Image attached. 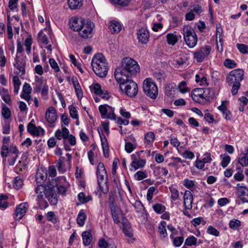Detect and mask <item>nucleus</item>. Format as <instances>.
Returning <instances> with one entry per match:
<instances>
[{
  "label": "nucleus",
  "mask_w": 248,
  "mask_h": 248,
  "mask_svg": "<svg viewBox=\"0 0 248 248\" xmlns=\"http://www.w3.org/2000/svg\"><path fill=\"white\" fill-rule=\"evenodd\" d=\"M140 72V67L137 61L130 57H125L122 60L121 67L115 70L114 77L116 80L123 81Z\"/></svg>",
  "instance_id": "1"
},
{
  "label": "nucleus",
  "mask_w": 248,
  "mask_h": 248,
  "mask_svg": "<svg viewBox=\"0 0 248 248\" xmlns=\"http://www.w3.org/2000/svg\"><path fill=\"white\" fill-rule=\"evenodd\" d=\"M36 201L39 208L44 210L48 204L45 199H46L52 205H56L58 202L57 194L53 187L50 186L39 184L35 189Z\"/></svg>",
  "instance_id": "2"
},
{
  "label": "nucleus",
  "mask_w": 248,
  "mask_h": 248,
  "mask_svg": "<svg viewBox=\"0 0 248 248\" xmlns=\"http://www.w3.org/2000/svg\"><path fill=\"white\" fill-rule=\"evenodd\" d=\"M93 70L101 78L105 77L108 73V66L105 57L101 53L95 54L92 60Z\"/></svg>",
  "instance_id": "3"
},
{
  "label": "nucleus",
  "mask_w": 248,
  "mask_h": 248,
  "mask_svg": "<svg viewBox=\"0 0 248 248\" xmlns=\"http://www.w3.org/2000/svg\"><path fill=\"white\" fill-rule=\"evenodd\" d=\"M244 71L238 68L231 71L226 77V82L229 85H232L231 93L232 95L237 94L241 84L240 81L244 79Z\"/></svg>",
  "instance_id": "4"
},
{
  "label": "nucleus",
  "mask_w": 248,
  "mask_h": 248,
  "mask_svg": "<svg viewBox=\"0 0 248 248\" xmlns=\"http://www.w3.org/2000/svg\"><path fill=\"white\" fill-rule=\"evenodd\" d=\"M97 182L101 191L103 193H107L109 190L108 175L104 165L103 163H98L96 169Z\"/></svg>",
  "instance_id": "5"
},
{
  "label": "nucleus",
  "mask_w": 248,
  "mask_h": 248,
  "mask_svg": "<svg viewBox=\"0 0 248 248\" xmlns=\"http://www.w3.org/2000/svg\"><path fill=\"white\" fill-rule=\"evenodd\" d=\"M18 151L16 146L11 145L10 147L2 145L0 155L3 160L7 158L9 165L13 166L18 157Z\"/></svg>",
  "instance_id": "6"
},
{
  "label": "nucleus",
  "mask_w": 248,
  "mask_h": 248,
  "mask_svg": "<svg viewBox=\"0 0 248 248\" xmlns=\"http://www.w3.org/2000/svg\"><path fill=\"white\" fill-rule=\"evenodd\" d=\"M120 84V86L122 90H124L125 93L129 97H132L135 96L138 92V87L137 84L130 78H127L126 80L124 81L116 80Z\"/></svg>",
  "instance_id": "7"
},
{
  "label": "nucleus",
  "mask_w": 248,
  "mask_h": 248,
  "mask_svg": "<svg viewBox=\"0 0 248 248\" xmlns=\"http://www.w3.org/2000/svg\"><path fill=\"white\" fill-rule=\"evenodd\" d=\"M183 34L185 42L189 48H193L197 45L198 36L191 26H185L183 29Z\"/></svg>",
  "instance_id": "8"
},
{
  "label": "nucleus",
  "mask_w": 248,
  "mask_h": 248,
  "mask_svg": "<svg viewBox=\"0 0 248 248\" xmlns=\"http://www.w3.org/2000/svg\"><path fill=\"white\" fill-rule=\"evenodd\" d=\"M144 93L152 99H155L158 95V88L151 78L145 79L143 82Z\"/></svg>",
  "instance_id": "9"
},
{
  "label": "nucleus",
  "mask_w": 248,
  "mask_h": 248,
  "mask_svg": "<svg viewBox=\"0 0 248 248\" xmlns=\"http://www.w3.org/2000/svg\"><path fill=\"white\" fill-rule=\"evenodd\" d=\"M95 25L91 21H85L81 29L78 31L80 37L83 39H88L93 37L94 34Z\"/></svg>",
  "instance_id": "10"
},
{
  "label": "nucleus",
  "mask_w": 248,
  "mask_h": 248,
  "mask_svg": "<svg viewBox=\"0 0 248 248\" xmlns=\"http://www.w3.org/2000/svg\"><path fill=\"white\" fill-rule=\"evenodd\" d=\"M211 51V46L209 45L201 47L193 52L194 59L197 62H202L210 54Z\"/></svg>",
  "instance_id": "11"
},
{
  "label": "nucleus",
  "mask_w": 248,
  "mask_h": 248,
  "mask_svg": "<svg viewBox=\"0 0 248 248\" xmlns=\"http://www.w3.org/2000/svg\"><path fill=\"white\" fill-rule=\"evenodd\" d=\"M99 111L103 119H116V115L114 113V108L105 104L100 105L98 108Z\"/></svg>",
  "instance_id": "12"
},
{
  "label": "nucleus",
  "mask_w": 248,
  "mask_h": 248,
  "mask_svg": "<svg viewBox=\"0 0 248 248\" xmlns=\"http://www.w3.org/2000/svg\"><path fill=\"white\" fill-rule=\"evenodd\" d=\"M142 152V151L137 152L131 155L132 161L130 164V167L133 168L134 170L143 168L146 164V160L140 157V154Z\"/></svg>",
  "instance_id": "13"
},
{
  "label": "nucleus",
  "mask_w": 248,
  "mask_h": 248,
  "mask_svg": "<svg viewBox=\"0 0 248 248\" xmlns=\"http://www.w3.org/2000/svg\"><path fill=\"white\" fill-rule=\"evenodd\" d=\"M109 200L110 201V209L113 221L115 223L118 224L120 222L121 217L123 218L124 215L121 209L117 207L114 202L111 200V196L109 197Z\"/></svg>",
  "instance_id": "14"
},
{
  "label": "nucleus",
  "mask_w": 248,
  "mask_h": 248,
  "mask_svg": "<svg viewBox=\"0 0 248 248\" xmlns=\"http://www.w3.org/2000/svg\"><path fill=\"white\" fill-rule=\"evenodd\" d=\"M137 36L139 42L142 44H146L149 41V32L146 28H141L137 29Z\"/></svg>",
  "instance_id": "15"
},
{
  "label": "nucleus",
  "mask_w": 248,
  "mask_h": 248,
  "mask_svg": "<svg viewBox=\"0 0 248 248\" xmlns=\"http://www.w3.org/2000/svg\"><path fill=\"white\" fill-rule=\"evenodd\" d=\"M85 21L81 17H72L69 21L70 27L72 30L78 32Z\"/></svg>",
  "instance_id": "16"
},
{
  "label": "nucleus",
  "mask_w": 248,
  "mask_h": 248,
  "mask_svg": "<svg viewBox=\"0 0 248 248\" xmlns=\"http://www.w3.org/2000/svg\"><path fill=\"white\" fill-rule=\"evenodd\" d=\"M28 204L27 202L20 203L17 207L14 214L16 220H19L25 214L27 209L28 208Z\"/></svg>",
  "instance_id": "17"
},
{
  "label": "nucleus",
  "mask_w": 248,
  "mask_h": 248,
  "mask_svg": "<svg viewBox=\"0 0 248 248\" xmlns=\"http://www.w3.org/2000/svg\"><path fill=\"white\" fill-rule=\"evenodd\" d=\"M205 91L203 88H196L193 90L191 93V96L195 102L200 103L202 100L205 99L204 95Z\"/></svg>",
  "instance_id": "18"
},
{
  "label": "nucleus",
  "mask_w": 248,
  "mask_h": 248,
  "mask_svg": "<svg viewBox=\"0 0 248 248\" xmlns=\"http://www.w3.org/2000/svg\"><path fill=\"white\" fill-rule=\"evenodd\" d=\"M45 118L46 121L50 124H53L57 120V115L56 110L54 107L51 106L46 109Z\"/></svg>",
  "instance_id": "19"
},
{
  "label": "nucleus",
  "mask_w": 248,
  "mask_h": 248,
  "mask_svg": "<svg viewBox=\"0 0 248 248\" xmlns=\"http://www.w3.org/2000/svg\"><path fill=\"white\" fill-rule=\"evenodd\" d=\"M193 197L191 192L189 190H186L184 194V205L185 208L188 209H191Z\"/></svg>",
  "instance_id": "20"
},
{
  "label": "nucleus",
  "mask_w": 248,
  "mask_h": 248,
  "mask_svg": "<svg viewBox=\"0 0 248 248\" xmlns=\"http://www.w3.org/2000/svg\"><path fill=\"white\" fill-rule=\"evenodd\" d=\"M237 197L243 203L248 202V189L246 186H241L237 189Z\"/></svg>",
  "instance_id": "21"
},
{
  "label": "nucleus",
  "mask_w": 248,
  "mask_h": 248,
  "mask_svg": "<svg viewBox=\"0 0 248 248\" xmlns=\"http://www.w3.org/2000/svg\"><path fill=\"white\" fill-rule=\"evenodd\" d=\"M69 130L65 127H62L61 129H58L55 133V136L58 140H63V142H66V140L69 134Z\"/></svg>",
  "instance_id": "22"
},
{
  "label": "nucleus",
  "mask_w": 248,
  "mask_h": 248,
  "mask_svg": "<svg viewBox=\"0 0 248 248\" xmlns=\"http://www.w3.org/2000/svg\"><path fill=\"white\" fill-rule=\"evenodd\" d=\"M27 158L28 157L26 155H23L21 157L22 160L18 162L15 168V170L17 173H21L26 168L27 163L25 162Z\"/></svg>",
  "instance_id": "23"
},
{
  "label": "nucleus",
  "mask_w": 248,
  "mask_h": 248,
  "mask_svg": "<svg viewBox=\"0 0 248 248\" xmlns=\"http://www.w3.org/2000/svg\"><path fill=\"white\" fill-rule=\"evenodd\" d=\"M0 95L3 101L8 105H10L11 102V95L8 90L3 87L0 88Z\"/></svg>",
  "instance_id": "24"
},
{
  "label": "nucleus",
  "mask_w": 248,
  "mask_h": 248,
  "mask_svg": "<svg viewBox=\"0 0 248 248\" xmlns=\"http://www.w3.org/2000/svg\"><path fill=\"white\" fill-rule=\"evenodd\" d=\"M109 29L112 33H118L121 31L122 27L119 22L113 20L109 22Z\"/></svg>",
  "instance_id": "25"
},
{
  "label": "nucleus",
  "mask_w": 248,
  "mask_h": 248,
  "mask_svg": "<svg viewBox=\"0 0 248 248\" xmlns=\"http://www.w3.org/2000/svg\"><path fill=\"white\" fill-rule=\"evenodd\" d=\"M72 82L78 98H81L83 95L82 91L78 78L76 77H73Z\"/></svg>",
  "instance_id": "26"
},
{
  "label": "nucleus",
  "mask_w": 248,
  "mask_h": 248,
  "mask_svg": "<svg viewBox=\"0 0 248 248\" xmlns=\"http://www.w3.org/2000/svg\"><path fill=\"white\" fill-rule=\"evenodd\" d=\"M35 83L34 84V86L33 87L34 91L35 93H39L44 85L43 78L38 76H35Z\"/></svg>",
  "instance_id": "27"
},
{
  "label": "nucleus",
  "mask_w": 248,
  "mask_h": 248,
  "mask_svg": "<svg viewBox=\"0 0 248 248\" xmlns=\"http://www.w3.org/2000/svg\"><path fill=\"white\" fill-rule=\"evenodd\" d=\"M47 175L46 172L39 171L36 174V181L37 184H42L46 180Z\"/></svg>",
  "instance_id": "28"
},
{
  "label": "nucleus",
  "mask_w": 248,
  "mask_h": 248,
  "mask_svg": "<svg viewBox=\"0 0 248 248\" xmlns=\"http://www.w3.org/2000/svg\"><path fill=\"white\" fill-rule=\"evenodd\" d=\"M82 237L84 245L88 246L91 244L92 240V235L90 232L87 231L83 232Z\"/></svg>",
  "instance_id": "29"
},
{
  "label": "nucleus",
  "mask_w": 248,
  "mask_h": 248,
  "mask_svg": "<svg viewBox=\"0 0 248 248\" xmlns=\"http://www.w3.org/2000/svg\"><path fill=\"white\" fill-rule=\"evenodd\" d=\"M68 3L69 8L72 10L78 9L82 5V0H68Z\"/></svg>",
  "instance_id": "30"
},
{
  "label": "nucleus",
  "mask_w": 248,
  "mask_h": 248,
  "mask_svg": "<svg viewBox=\"0 0 248 248\" xmlns=\"http://www.w3.org/2000/svg\"><path fill=\"white\" fill-rule=\"evenodd\" d=\"M167 41L169 45L173 46L178 41V37L174 33H168L167 36Z\"/></svg>",
  "instance_id": "31"
},
{
  "label": "nucleus",
  "mask_w": 248,
  "mask_h": 248,
  "mask_svg": "<svg viewBox=\"0 0 248 248\" xmlns=\"http://www.w3.org/2000/svg\"><path fill=\"white\" fill-rule=\"evenodd\" d=\"M86 216L83 210H80L78 215L77 222L80 226H83L85 224Z\"/></svg>",
  "instance_id": "32"
},
{
  "label": "nucleus",
  "mask_w": 248,
  "mask_h": 248,
  "mask_svg": "<svg viewBox=\"0 0 248 248\" xmlns=\"http://www.w3.org/2000/svg\"><path fill=\"white\" fill-rule=\"evenodd\" d=\"M123 232L126 236L130 238L133 235L132 230L130 225L124 222L123 223Z\"/></svg>",
  "instance_id": "33"
},
{
  "label": "nucleus",
  "mask_w": 248,
  "mask_h": 248,
  "mask_svg": "<svg viewBox=\"0 0 248 248\" xmlns=\"http://www.w3.org/2000/svg\"><path fill=\"white\" fill-rule=\"evenodd\" d=\"M91 90L92 92L96 95H102V90L101 85L98 83H95L91 86Z\"/></svg>",
  "instance_id": "34"
},
{
  "label": "nucleus",
  "mask_w": 248,
  "mask_h": 248,
  "mask_svg": "<svg viewBox=\"0 0 248 248\" xmlns=\"http://www.w3.org/2000/svg\"><path fill=\"white\" fill-rule=\"evenodd\" d=\"M166 222L161 221L158 226L159 233L161 237L164 238L167 236V232L165 228Z\"/></svg>",
  "instance_id": "35"
},
{
  "label": "nucleus",
  "mask_w": 248,
  "mask_h": 248,
  "mask_svg": "<svg viewBox=\"0 0 248 248\" xmlns=\"http://www.w3.org/2000/svg\"><path fill=\"white\" fill-rule=\"evenodd\" d=\"M154 211L157 214H160L164 213L166 209L165 205L160 203H156L153 206Z\"/></svg>",
  "instance_id": "36"
},
{
  "label": "nucleus",
  "mask_w": 248,
  "mask_h": 248,
  "mask_svg": "<svg viewBox=\"0 0 248 248\" xmlns=\"http://www.w3.org/2000/svg\"><path fill=\"white\" fill-rule=\"evenodd\" d=\"M155 139V134L152 132H148L144 137V141L146 144L151 145Z\"/></svg>",
  "instance_id": "37"
},
{
  "label": "nucleus",
  "mask_w": 248,
  "mask_h": 248,
  "mask_svg": "<svg viewBox=\"0 0 248 248\" xmlns=\"http://www.w3.org/2000/svg\"><path fill=\"white\" fill-rule=\"evenodd\" d=\"M46 219L48 221L51 222L53 224H56L58 222V219L55 215L54 212L49 211L46 214Z\"/></svg>",
  "instance_id": "38"
},
{
  "label": "nucleus",
  "mask_w": 248,
  "mask_h": 248,
  "mask_svg": "<svg viewBox=\"0 0 248 248\" xmlns=\"http://www.w3.org/2000/svg\"><path fill=\"white\" fill-rule=\"evenodd\" d=\"M178 89L182 93L189 92L190 90V89L187 87V83L185 81H182L179 83L178 85Z\"/></svg>",
  "instance_id": "39"
},
{
  "label": "nucleus",
  "mask_w": 248,
  "mask_h": 248,
  "mask_svg": "<svg viewBox=\"0 0 248 248\" xmlns=\"http://www.w3.org/2000/svg\"><path fill=\"white\" fill-rule=\"evenodd\" d=\"M220 156L222 157L221 165L223 168H225L227 167L229 164L230 163L231 157L226 154L221 155Z\"/></svg>",
  "instance_id": "40"
},
{
  "label": "nucleus",
  "mask_w": 248,
  "mask_h": 248,
  "mask_svg": "<svg viewBox=\"0 0 248 248\" xmlns=\"http://www.w3.org/2000/svg\"><path fill=\"white\" fill-rule=\"evenodd\" d=\"M23 185V181L19 176H17L15 178L13 182L14 187L17 189H20L22 187Z\"/></svg>",
  "instance_id": "41"
},
{
  "label": "nucleus",
  "mask_w": 248,
  "mask_h": 248,
  "mask_svg": "<svg viewBox=\"0 0 248 248\" xmlns=\"http://www.w3.org/2000/svg\"><path fill=\"white\" fill-rule=\"evenodd\" d=\"M241 225V221L238 219H233L229 222V227L231 229L237 230Z\"/></svg>",
  "instance_id": "42"
},
{
  "label": "nucleus",
  "mask_w": 248,
  "mask_h": 248,
  "mask_svg": "<svg viewBox=\"0 0 248 248\" xmlns=\"http://www.w3.org/2000/svg\"><path fill=\"white\" fill-rule=\"evenodd\" d=\"M197 240L195 236L191 235L186 239L185 244L188 246H195L197 244Z\"/></svg>",
  "instance_id": "43"
},
{
  "label": "nucleus",
  "mask_w": 248,
  "mask_h": 248,
  "mask_svg": "<svg viewBox=\"0 0 248 248\" xmlns=\"http://www.w3.org/2000/svg\"><path fill=\"white\" fill-rule=\"evenodd\" d=\"M133 205L137 212L143 213L144 212V207L140 201H136L133 204Z\"/></svg>",
  "instance_id": "44"
},
{
  "label": "nucleus",
  "mask_w": 248,
  "mask_h": 248,
  "mask_svg": "<svg viewBox=\"0 0 248 248\" xmlns=\"http://www.w3.org/2000/svg\"><path fill=\"white\" fill-rule=\"evenodd\" d=\"M8 196L6 195L1 194L0 195V208L4 209L8 207V202L6 201Z\"/></svg>",
  "instance_id": "45"
},
{
  "label": "nucleus",
  "mask_w": 248,
  "mask_h": 248,
  "mask_svg": "<svg viewBox=\"0 0 248 248\" xmlns=\"http://www.w3.org/2000/svg\"><path fill=\"white\" fill-rule=\"evenodd\" d=\"M68 108L71 117L75 119H78V115L76 108L73 105H70Z\"/></svg>",
  "instance_id": "46"
},
{
  "label": "nucleus",
  "mask_w": 248,
  "mask_h": 248,
  "mask_svg": "<svg viewBox=\"0 0 248 248\" xmlns=\"http://www.w3.org/2000/svg\"><path fill=\"white\" fill-rule=\"evenodd\" d=\"M64 160V157H61L58 160H57V162L56 164V166L57 168L59 171L61 172V173H63L65 170L63 168L62 162Z\"/></svg>",
  "instance_id": "47"
},
{
  "label": "nucleus",
  "mask_w": 248,
  "mask_h": 248,
  "mask_svg": "<svg viewBox=\"0 0 248 248\" xmlns=\"http://www.w3.org/2000/svg\"><path fill=\"white\" fill-rule=\"evenodd\" d=\"M236 47L239 51L243 54L248 53V46L243 44H237Z\"/></svg>",
  "instance_id": "48"
},
{
  "label": "nucleus",
  "mask_w": 248,
  "mask_h": 248,
  "mask_svg": "<svg viewBox=\"0 0 248 248\" xmlns=\"http://www.w3.org/2000/svg\"><path fill=\"white\" fill-rule=\"evenodd\" d=\"M2 115L5 119H8L10 118L11 113L10 109L6 106H4L2 108Z\"/></svg>",
  "instance_id": "49"
},
{
  "label": "nucleus",
  "mask_w": 248,
  "mask_h": 248,
  "mask_svg": "<svg viewBox=\"0 0 248 248\" xmlns=\"http://www.w3.org/2000/svg\"><path fill=\"white\" fill-rule=\"evenodd\" d=\"M36 127L35 124V121L32 119L27 125V131L32 135V133L34 131V130L36 129Z\"/></svg>",
  "instance_id": "50"
},
{
  "label": "nucleus",
  "mask_w": 248,
  "mask_h": 248,
  "mask_svg": "<svg viewBox=\"0 0 248 248\" xmlns=\"http://www.w3.org/2000/svg\"><path fill=\"white\" fill-rule=\"evenodd\" d=\"M238 163L242 167H247L248 166V156H246L245 153H243L242 157L238 158Z\"/></svg>",
  "instance_id": "51"
},
{
  "label": "nucleus",
  "mask_w": 248,
  "mask_h": 248,
  "mask_svg": "<svg viewBox=\"0 0 248 248\" xmlns=\"http://www.w3.org/2000/svg\"><path fill=\"white\" fill-rule=\"evenodd\" d=\"M224 64L227 68L231 69L235 68L237 65L236 63L233 60L229 59L225 60Z\"/></svg>",
  "instance_id": "52"
},
{
  "label": "nucleus",
  "mask_w": 248,
  "mask_h": 248,
  "mask_svg": "<svg viewBox=\"0 0 248 248\" xmlns=\"http://www.w3.org/2000/svg\"><path fill=\"white\" fill-rule=\"evenodd\" d=\"M147 177V173L145 171H138L135 174L136 180L140 181Z\"/></svg>",
  "instance_id": "53"
},
{
  "label": "nucleus",
  "mask_w": 248,
  "mask_h": 248,
  "mask_svg": "<svg viewBox=\"0 0 248 248\" xmlns=\"http://www.w3.org/2000/svg\"><path fill=\"white\" fill-rule=\"evenodd\" d=\"M169 189L171 192V198L173 201H176L179 198V192L177 189L173 187H170Z\"/></svg>",
  "instance_id": "54"
},
{
  "label": "nucleus",
  "mask_w": 248,
  "mask_h": 248,
  "mask_svg": "<svg viewBox=\"0 0 248 248\" xmlns=\"http://www.w3.org/2000/svg\"><path fill=\"white\" fill-rule=\"evenodd\" d=\"M183 184L185 187L188 189H191L195 186L194 181L188 179H184Z\"/></svg>",
  "instance_id": "55"
},
{
  "label": "nucleus",
  "mask_w": 248,
  "mask_h": 248,
  "mask_svg": "<svg viewBox=\"0 0 248 248\" xmlns=\"http://www.w3.org/2000/svg\"><path fill=\"white\" fill-rule=\"evenodd\" d=\"M207 232L211 235L218 236L219 235V232L212 226H209L207 230Z\"/></svg>",
  "instance_id": "56"
},
{
  "label": "nucleus",
  "mask_w": 248,
  "mask_h": 248,
  "mask_svg": "<svg viewBox=\"0 0 248 248\" xmlns=\"http://www.w3.org/2000/svg\"><path fill=\"white\" fill-rule=\"evenodd\" d=\"M45 133L44 129L40 126H37L32 133L34 136H43Z\"/></svg>",
  "instance_id": "57"
},
{
  "label": "nucleus",
  "mask_w": 248,
  "mask_h": 248,
  "mask_svg": "<svg viewBox=\"0 0 248 248\" xmlns=\"http://www.w3.org/2000/svg\"><path fill=\"white\" fill-rule=\"evenodd\" d=\"M49 63L50 64V66L52 69H54L55 72H59L60 69V68L56 62L55 61V60L53 58H50L49 60Z\"/></svg>",
  "instance_id": "58"
},
{
  "label": "nucleus",
  "mask_w": 248,
  "mask_h": 248,
  "mask_svg": "<svg viewBox=\"0 0 248 248\" xmlns=\"http://www.w3.org/2000/svg\"><path fill=\"white\" fill-rule=\"evenodd\" d=\"M135 148L136 147L131 142H125V150L127 153H131Z\"/></svg>",
  "instance_id": "59"
},
{
  "label": "nucleus",
  "mask_w": 248,
  "mask_h": 248,
  "mask_svg": "<svg viewBox=\"0 0 248 248\" xmlns=\"http://www.w3.org/2000/svg\"><path fill=\"white\" fill-rule=\"evenodd\" d=\"M182 155L186 159H192L195 156L194 153L192 152L188 151V150L185 151L182 154Z\"/></svg>",
  "instance_id": "60"
},
{
  "label": "nucleus",
  "mask_w": 248,
  "mask_h": 248,
  "mask_svg": "<svg viewBox=\"0 0 248 248\" xmlns=\"http://www.w3.org/2000/svg\"><path fill=\"white\" fill-rule=\"evenodd\" d=\"M184 242V237L183 236H179L173 239V245L177 247H180Z\"/></svg>",
  "instance_id": "61"
},
{
  "label": "nucleus",
  "mask_w": 248,
  "mask_h": 248,
  "mask_svg": "<svg viewBox=\"0 0 248 248\" xmlns=\"http://www.w3.org/2000/svg\"><path fill=\"white\" fill-rule=\"evenodd\" d=\"M191 11L194 13H195L197 15H200L203 11L202 9L199 5H195L191 7Z\"/></svg>",
  "instance_id": "62"
},
{
  "label": "nucleus",
  "mask_w": 248,
  "mask_h": 248,
  "mask_svg": "<svg viewBox=\"0 0 248 248\" xmlns=\"http://www.w3.org/2000/svg\"><path fill=\"white\" fill-rule=\"evenodd\" d=\"M170 143L175 147H178L180 144V142L179 141L177 138L172 136L170 137Z\"/></svg>",
  "instance_id": "63"
},
{
  "label": "nucleus",
  "mask_w": 248,
  "mask_h": 248,
  "mask_svg": "<svg viewBox=\"0 0 248 248\" xmlns=\"http://www.w3.org/2000/svg\"><path fill=\"white\" fill-rule=\"evenodd\" d=\"M98 246L99 248H108L109 244L106 240L102 239L99 240Z\"/></svg>",
  "instance_id": "64"
}]
</instances>
